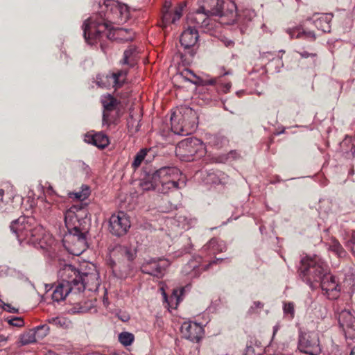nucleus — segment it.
<instances>
[{"mask_svg": "<svg viewBox=\"0 0 355 355\" xmlns=\"http://www.w3.org/2000/svg\"><path fill=\"white\" fill-rule=\"evenodd\" d=\"M106 9L105 13L101 11L95 18L94 17L86 19L83 24V36L85 41L93 44L97 40L104 35L112 39L110 31L113 24H123L130 18V11L127 5L114 0H106L103 3Z\"/></svg>", "mask_w": 355, "mask_h": 355, "instance_id": "nucleus-1", "label": "nucleus"}, {"mask_svg": "<svg viewBox=\"0 0 355 355\" xmlns=\"http://www.w3.org/2000/svg\"><path fill=\"white\" fill-rule=\"evenodd\" d=\"M10 228L20 243L48 250L55 243L53 238L45 234L42 226L32 216H20L11 223Z\"/></svg>", "mask_w": 355, "mask_h": 355, "instance_id": "nucleus-2", "label": "nucleus"}, {"mask_svg": "<svg viewBox=\"0 0 355 355\" xmlns=\"http://www.w3.org/2000/svg\"><path fill=\"white\" fill-rule=\"evenodd\" d=\"M181 174L177 167L164 166L148 174L141 180L140 187L144 191L155 190L166 194L185 186V182L179 178Z\"/></svg>", "mask_w": 355, "mask_h": 355, "instance_id": "nucleus-3", "label": "nucleus"}, {"mask_svg": "<svg viewBox=\"0 0 355 355\" xmlns=\"http://www.w3.org/2000/svg\"><path fill=\"white\" fill-rule=\"evenodd\" d=\"M328 272L327 265L317 256L305 257L301 260L300 277L311 288H313V284L318 283Z\"/></svg>", "mask_w": 355, "mask_h": 355, "instance_id": "nucleus-4", "label": "nucleus"}, {"mask_svg": "<svg viewBox=\"0 0 355 355\" xmlns=\"http://www.w3.org/2000/svg\"><path fill=\"white\" fill-rule=\"evenodd\" d=\"M196 112L189 107H181L171 116V130L178 135L191 134L197 127Z\"/></svg>", "mask_w": 355, "mask_h": 355, "instance_id": "nucleus-5", "label": "nucleus"}, {"mask_svg": "<svg viewBox=\"0 0 355 355\" xmlns=\"http://www.w3.org/2000/svg\"><path fill=\"white\" fill-rule=\"evenodd\" d=\"M175 153L184 161H192L196 156L202 157L206 153L203 142L196 137H189L180 141L175 148Z\"/></svg>", "mask_w": 355, "mask_h": 355, "instance_id": "nucleus-6", "label": "nucleus"}, {"mask_svg": "<svg viewBox=\"0 0 355 355\" xmlns=\"http://www.w3.org/2000/svg\"><path fill=\"white\" fill-rule=\"evenodd\" d=\"M298 349L309 355H318L321 352L319 335L315 331L301 332L298 337Z\"/></svg>", "mask_w": 355, "mask_h": 355, "instance_id": "nucleus-7", "label": "nucleus"}, {"mask_svg": "<svg viewBox=\"0 0 355 355\" xmlns=\"http://www.w3.org/2000/svg\"><path fill=\"white\" fill-rule=\"evenodd\" d=\"M130 227L128 216L123 211H119L111 216L109 220L110 232L116 236L124 235Z\"/></svg>", "mask_w": 355, "mask_h": 355, "instance_id": "nucleus-8", "label": "nucleus"}, {"mask_svg": "<svg viewBox=\"0 0 355 355\" xmlns=\"http://www.w3.org/2000/svg\"><path fill=\"white\" fill-rule=\"evenodd\" d=\"M61 283L64 284L66 286L71 288L76 294L78 289V283L81 279V271L77 270L72 265H67L60 271Z\"/></svg>", "mask_w": 355, "mask_h": 355, "instance_id": "nucleus-9", "label": "nucleus"}, {"mask_svg": "<svg viewBox=\"0 0 355 355\" xmlns=\"http://www.w3.org/2000/svg\"><path fill=\"white\" fill-rule=\"evenodd\" d=\"M320 287L325 295L330 300H336L339 297L340 287L335 280V277L327 273L319 282Z\"/></svg>", "mask_w": 355, "mask_h": 355, "instance_id": "nucleus-10", "label": "nucleus"}, {"mask_svg": "<svg viewBox=\"0 0 355 355\" xmlns=\"http://www.w3.org/2000/svg\"><path fill=\"white\" fill-rule=\"evenodd\" d=\"M211 16L198 8L195 12L188 14L187 17V25L198 29V28H207L210 24Z\"/></svg>", "mask_w": 355, "mask_h": 355, "instance_id": "nucleus-11", "label": "nucleus"}, {"mask_svg": "<svg viewBox=\"0 0 355 355\" xmlns=\"http://www.w3.org/2000/svg\"><path fill=\"white\" fill-rule=\"evenodd\" d=\"M98 275L96 272H82L81 279L78 283V289L76 293L80 294L85 289L88 291L96 290L99 286L98 279Z\"/></svg>", "mask_w": 355, "mask_h": 355, "instance_id": "nucleus-12", "label": "nucleus"}, {"mask_svg": "<svg viewBox=\"0 0 355 355\" xmlns=\"http://www.w3.org/2000/svg\"><path fill=\"white\" fill-rule=\"evenodd\" d=\"M181 332L185 338L197 343L202 336L203 328L196 322H184L181 326Z\"/></svg>", "mask_w": 355, "mask_h": 355, "instance_id": "nucleus-13", "label": "nucleus"}, {"mask_svg": "<svg viewBox=\"0 0 355 355\" xmlns=\"http://www.w3.org/2000/svg\"><path fill=\"white\" fill-rule=\"evenodd\" d=\"M168 263H162L159 261L152 259L144 262L141 266V271L144 274H148L157 278L164 276L166 268Z\"/></svg>", "mask_w": 355, "mask_h": 355, "instance_id": "nucleus-14", "label": "nucleus"}, {"mask_svg": "<svg viewBox=\"0 0 355 355\" xmlns=\"http://www.w3.org/2000/svg\"><path fill=\"white\" fill-rule=\"evenodd\" d=\"M223 259H216L211 261L208 264L201 266L196 260H190L183 268L182 272L185 275H189L191 278L197 277L200 275L202 270H207L211 265L222 262Z\"/></svg>", "mask_w": 355, "mask_h": 355, "instance_id": "nucleus-15", "label": "nucleus"}, {"mask_svg": "<svg viewBox=\"0 0 355 355\" xmlns=\"http://www.w3.org/2000/svg\"><path fill=\"white\" fill-rule=\"evenodd\" d=\"M332 18L331 13H314L307 21H312L315 28L322 33H330Z\"/></svg>", "mask_w": 355, "mask_h": 355, "instance_id": "nucleus-16", "label": "nucleus"}, {"mask_svg": "<svg viewBox=\"0 0 355 355\" xmlns=\"http://www.w3.org/2000/svg\"><path fill=\"white\" fill-rule=\"evenodd\" d=\"M199 37L197 29L188 25L180 35V42L185 49H190L197 42Z\"/></svg>", "mask_w": 355, "mask_h": 355, "instance_id": "nucleus-17", "label": "nucleus"}, {"mask_svg": "<svg viewBox=\"0 0 355 355\" xmlns=\"http://www.w3.org/2000/svg\"><path fill=\"white\" fill-rule=\"evenodd\" d=\"M223 5V0H202V4L199 8L211 16L222 17Z\"/></svg>", "mask_w": 355, "mask_h": 355, "instance_id": "nucleus-18", "label": "nucleus"}, {"mask_svg": "<svg viewBox=\"0 0 355 355\" xmlns=\"http://www.w3.org/2000/svg\"><path fill=\"white\" fill-rule=\"evenodd\" d=\"M85 141L88 144H93L98 148H104L107 146L110 143L107 136L102 132L87 133L85 137Z\"/></svg>", "mask_w": 355, "mask_h": 355, "instance_id": "nucleus-19", "label": "nucleus"}, {"mask_svg": "<svg viewBox=\"0 0 355 355\" xmlns=\"http://www.w3.org/2000/svg\"><path fill=\"white\" fill-rule=\"evenodd\" d=\"M162 291V295L164 300V302L167 303L168 309H175L179 303L182 301V296L184 294V288L183 287L174 288L173 289L172 293L169 298L167 297L166 293H165L163 288H161Z\"/></svg>", "mask_w": 355, "mask_h": 355, "instance_id": "nucleus-20", "label": "nucleus"}, {"mask_svg": "<svg viewBox=\"0 0 355 355\" xmlns=\"http://www.w3.org/2000/svg\"><path fill=\"white\" fill-rule=\"evenodd\" d=\"M340 148L345 158H353L355 155V138L346 137L340 142Z\"/></svg>", "mask_w": 355, "mask_h": 355, "instance_id": "nucleus-21", "label": "nucleus"}, {"mask_svg": "<svg viewBox=\"0 0 355 355\" xmlns=\"http://www.w3.org/2000/svg\"><path fill=\"white\" fill-rule=\"evenodd\" d=\"M227 249L225 243L223 241H219L216 238H212L203 246V250L208 252L209 254H216L217 253L225 252Z\"/></svg>", "mask_w": 355, "mask_h": 355, "instance_id": "nucleus-22", "label": "nucleus"}, {"mask_svg": "<svg viewBox=\"0 0 355 355\" xmlns=\"http://www.w3.org/2000/svg\"><path fill=\"white\" fill-rule=\"evenodd\" d=\"M73 294L74 291L71 288L66 286L64 284L59 283L52 293V300L54 302H60L64 300L69 294Z\"/></svg>", "mask_w": 355, "mask_h": 355, "instance_id": "nucleus-23", "label": "nucleus"}, {"mask_svg": "<svg viewBox=\"0 0 355 355\" xmlns=\"http://www.w3.org/2000/svg\"><path fill=\"white\" fill-rule=\"evenodd\" d=\"M292 38L304 39L311 42H314L316 40V35L313 31H306L302 28H295L289 31Z\"/></svg>", "mask_w": 355, "mask_h": 355, "instance_id": "nucleus-24", "label": "nucleus"}, {"mask_svg": "<svg viewBox=\"0 0 355 355\" xmlns=\"http://www.w3.org/2000/svg\"><path fill=\"white\" fill-rule=\"evenodd\" d=\"M338 320L340 326L343 329L354 327L355 318L349 311L343 310L339 313Z\"/></svg>", "mask_w": 355, "mask_h": 355, "instance_id": "nucleus-25", "label": "nucleus"}, {"mask_svg": "<svg viewBox=\"0 0 355 355\" xmlns=\"http://www.w3.org/2000/svg\"><path fill=\"white\" fill-rule=\"evenodd\" d=\"M137 55V51L135 46H129L123 53V58L121 62L123 64H127L130 67H133L136 63V58Z\"/></svg>", "mask_w": 355, "mask_h": 355, "instance_id": "nucleus-26", "label": "nucleus"}, {"mask_svg": "<svg viewBox=\"0 0 355 355\" xmlns=\"http://www.w3.org/2000/svg\"><path fill=\"white\" fill-rule=\"evenodd\" d=\"M101 101L103 107V110L112 111L119 110V101L110 94L102 96Z\"/></svg>", "mask_w": 355, "mask_h": 355, "instance_id": "nucleus-27", "label": "nucleus"}, {"mask_svg": "<svg viewBox=\"0 0 355 355\" xmlns=\"http://www.w3.org/2000/svg\"><path fill=\"white\" fill-rule=\"evenodd\" d=\"M119 110L112 111L103 110V125L110 126L112 124L116 123L119 119Z\"/></svg>", "mask_w": 355, "mask_h": 355, "instance_id": "nucleus-28", "label": "nucleus"}, {"mask_svg": "<svg viewBox=\"0 0 355 355\" xmlns=\"http://www.w3.org/2000/svg\"><path fill=\"white\" fill-rule=\"evenodd\" d=\"M96 85L102 88H107L112 86L116 89L114 80L112 79V73L98 74L96 76Z\"/></svg>", "mask_w": 355, "mask_h": 355, "instance_id": "nucleus-29", "label": "nucleus"}, {"mask_svg": "<svg viewBox=\"0 0 355 355\" xmlns=\"http://www.w3.org/2000/svg\"><path fill=\"white\" fill-rule=\"evenodd\" d=\"M227 178V175H226L224 173L220 171L217 172H211L209 173L207 175V182H210L214 184H225V180Z\"/></svg>", "mask_w": 355, "mask_h": 355, "instance_id": "nucleus-30", "label": "nucleus"}, {"mask_svg": "<svg viewBox=\"0 0 355 355\" xmlns=\"http://www.w3.org/2000/svg\"><path fill=\"white\" fill-rule=\"evenodd\" d=\"M329 250L334 252L338 257L343 258L346 257L347 252L343 248L341 244L336 239H334L329 245Z\"/></svg>", "mask_w": 355, "mask_h": 355, "instance_id": "nucleus-31", "label": "nucleus"}, {"mask_svg": "<svg viewBox=\"0 0 355 355\" xmlns=\"http://www.w3.org/2000/svg\"><path fill=\"white\" fill-rule=\"evenodd\" d=\"M65 223L69 234L76 236L78 241L85 243L86 239L85 236V234L80 231V228L76 226L71 227L67 222V216H65Z\"/></svg>", "mask_w": 355, "mask_h": 355, "instance_id": "nucleus-32", "label": "nucleus"}, {"mask_svg": "<svg viewBox=\"0 0 355 355\" xmlns=\"http://www.w3.org/2000/svg\"><path fill=\"white\" fill-rule=\"evenodd\" d=\"M128 73L126 70H120L116 73H112V79L114 80L116 89L121 87L125 80V76Z\"/></svg>", "mask_w": 355, "mask_h": 355, "instance_id": "nucleus-33", "label": "nucleus"}, {"mask_svg": "<svg viewBox=\"0 0 355 355\" xmlns=\"http://www.w3.org/2000/svg\"><path fill=\"white\" fill-rule=\"evenodd\" d=\"M135 340V336L130 332L124 331L119 334V341L125 347L130 346Z\"/></svg>", "mask_w": 355, "mask_h": 355, "instance_id": "nucleus-34", "label": "nucleus"}, {"mask_svg": "<svg viewBox=\"0 0 355 355\" xmlns=\"http://www.w3.org/2000/svg\"><path fill=\"white\" fill-rule=\"evenodd\" d=\"M150 150H147L146 148L141 149L135 156L134 160L132 163V166L136 169L141 164L142 161L144 159L145 157L147 155V153Z\"/></svg>", "mask_w": 355, "mask_h": 355, "instance_id": "nucleus-35", "label": "nucleus"}, {"mask_svg": "<svg viewBox=\"0 0 355 355\" xmlns=\"http://www.w3.org/2000/svg\"><path fill=\"white\" fill-rule=\"evenodd\" d=\"M185 6H186V3H184V2L180 3L178 5V6H177L175 8L174 12H172L170 20L168 21L166 23L171 22V23L174 24L177 21H178L182 15V11H183V9L185 7Z\"/></svg>", "mask_w": 355, "mask_h": 355, "instance_id": "nucleus-36", "label": "nucleus"}, {"mask_svg": "<svg viewBox=\"0 0 355 355\" xmlns=\"http://www.w3.org/2000/svg\"><path fill=\"white\" fill-rule=\"evenodd\" d=\"M37 341V338L36 337L35 333L33 332H28L21 336L20 337V343L21 345H26L31 343H33Z\"/></svg>", "mask_w": 355, "mask_h": 355, "instance_id": "nucleus-37", "label": "nucleus"}, {"mask_svg": "<svg viewBox=\"0 0 355 355\" xmlns=\"http://www.w3.org/2000/svg\"><path fill=\"white\" fill-rule=\"evenodd\" d=\"M49 327L47 324H42L35 327L34 332L37 340L43 339L49 334Z\"/></svg>", "mask_w": 355, "mask_h": 355, "instance_id": "nucleus-38", "label": "nucleus"}, {"mask_svg": "<svg viewBox=\"0 0 355 355\" xmlns=\"http://www.w3.org/2000/svg\"><path fill=\"white\" fill-rule=\"evenodd\" d=\"M118 36L121 37V39L128 42L132 41L134 39V33L130 30L126 28H118L116 30Z\"/></svg>", "mask_w": 355, "mask_h": 355, "instance_id": "nucleus-39", "label": "nucleus"}, {"mask_svg": "<svg viewBox=\"0 0 355 355\" xmlns=\"http://www.w3.org/2000/svg\"><path fill=\"white\" fill-rule=\"evenodd\" d=\"M48 322L50 324H54L57 327H67L69 321L63 317H53L48 319Z\"/></svg>", "mask_w": 355, "mask_h": 355, "instance_id": "nucleus-40", "label": "nucleus"}, {"mask_svg": "<svg viewBox=\"0 0 355 355\" xmlns=\"http://www.w3.org/2000/svg\"><path fill=\"white\" fill-rule=\"evenodd\" d=\"M89 195V187L85 186V187H83V190L81 191L73 193L70 194V197L83 201L85 200Z\"/></svg>", "mask_w": 355, "mask_h": 355, "instance_id": "nucleus-41", "label": "nucleus"}, {"mask_svg": "<svg viewBox=\"0 0 355 355\" xmlns=\"http://www.w3.org/2000/svg\"><path fill=\"white\" fill-rule=\"evenodd\" d=\"M171 6V3L170 1H166L164 4V11L163 13V20L165 23L170 20L172 12L169 11V8Z\"/></svg>", "mask_w": 355, "mask_h": 355, "instance_id": "nucleus-42", "label": "nucleus"}, {"mask_svg": "<svg viewBox=\"0 0 355 355\" xmlns=\"http://www.w3.org/2000/svg\"><path fill=\"white\" fill-rule=\"evenodd\" d=\"M284 312L285 314L290 315V317L293 318L295 314L294 304L293 302L285 303Z\"/></svg>", "mask_w": 355, "mask_h": 355, "instance_id": "nucleus-43", "label": "nucleus"}, {"mask_svg": "<svg viewBox=\"0 0 355 355\" xmlns=\"http://www.w3.org/2000/svg\"><path fill=\"white\" fill-rule=\"evenodd\" d=\"M121 254L124 255L128 261H132L135 258V254L132 252V250L128 247H122L121 248Z\"/></svg>", "mask_w": 355, "mask_h": 355, "instance_id": "nucleus-44", "label": "nucleus"}, {"mask_svg": "<svg viewBox=\"0 0 355 355\" xmlns=\"http://www.w3.org/2000/svg\"><path fill=\"white\" fill-rule=\"evenodd\" d=\"M8 322L12 326L18 327H22L24 324L23 319L20 317L10 318L8 320Z\"/></svg>", "mask_w": 355, "mask_h": 355, "instance_id": "nucleus-45", "label": "nucleus"}, {"mask_svg": "<svg viewBox=\"0 0 355 355\" xmlns=\"http://www.w3.org/2000/svg\"><path fill=\"white\" fill-rule=\"evenodd\" d=\"M181 76L183 77V78L186 81H189L191 83L196 84L195 82H193V80H191V77H196V75L194 74V73L192 71H191L189 69H186L181 73Z\"/></svg>", "mask_w": 355, "mask_h": 355, "instance_id": "nucleus-46", "label": "nucleus"}, {"mask_svg": "<svg viewBox=\"0 0 355 355\" xmlns=\"http://www.w3.org/2000/svg\"><path fill=\"white\" fill-rule=\"evenodd\" d=\"M296 52L300 55L302 58H315L317 57V53L313 52H309L307 51H296Z\"/></svg>", "mask_w": 355, "mask_h": 355, "instance_id": "nucleus-47", "label": "nucleus"}, {"mask_svg": "<svg viewBox=\"0 0 355 355\" xmlns=\"http://www.w3.org/2000/svg\"><path fill=\"white\" fill-rule=\"evenodd\" d=\"M263 307V304L259 301L254 302L253 304L248 310L250 314H252L256 312L257 309H261Z\"/></svg>", "mask_w": 355, "mask_h": 355, "instance_id": "nucleus-48", "label": "nucleus"}, {"mask_svg": "<svg viewBox=\"0 0 355 355\" xmlns=\"http://www.w3.org/2000/svg\"><path fill=\"white\" fill-rule=\"evenodd\" d=\"M347 246L349 247L355 255V231H352L349 240L347 242Z\"/></svg>", "mask_w": 355, "mask_h": 355, "instance_id": "nucleus-49", "label": "nucleus"}, {"mask_svg": "<svg viewBox=\"0 0 355 355\" xmlns=\"http://www.w3.org/2000/svg\"><path fill=\"white\" fill-rule=\"evenodd\" d=\"M0 304H1L3 309L6 311L7 312L13 313L18 312L17 309L12 306L10 304H6L1 300H0Z\"/></svg>", "mask_w": 355, "mask_h": 355, "instance_id": "nucleus-50", "label": "nucleus"}, {"mask_svg": "<svg viewBox=\"0 0 355 355\" xmlns=\"http://www.w3.org/2000/svg\"><path fill=\"white\" fill-rule=\"evenodd\" d=\"M82 207L78 205H73L70 208V209L67 211L65 216L72 218L73 215L74 214L75 217L77 218V215L75 214L76 211H81Z\"/></svg>", "mask_w": 355, "mask_h": 355, "instance_id": "nucleus-51", "label": "nucleus"}, {"mask_svg": "<svg viewBox=\"0 0 355 355\" xmlns=\"http://www.w3.org/2000/svg\"><path fill=\"white\" fill-rule=\"evenodd\" d=\"M82 207L78 205H73L70 208V209L67 211L65 216L72 218L73 215L74 214L75 217L77 218V215L75 214L76 211H81Z\"/></svg>", "mask_w": 355, "mask_h": 355, "instance_id": "nucleus-52", "label": "nucleus"}, {"mask_svg": "<svg viewBox=\"0 0 355 355\" xmlns=\"http://www.w3.org/2000/svg\"><path fill=\"white\" fill-rule=\"evenodd\" d=\"M231 86V83L223 84L220 82L217 89L221 90L223 93H227L230 91Z\"/></svg>", "mask_w": 355, "mask_h": 355, "instance_id": "nucleus-53", "label": "nucleus"}, {"mask_svg": "<svg viewBox=\"0 0 355 355\" xmlns=\"http://www.w3.org/2000/svg\"><path fill=\"white\" fill-rule=\"evenodd\" d=\"M219 83H220V78H211V79L204 80L203 85H216L218 87Z\"/></svg>", "mask_w": 355, "mask_h": 355, "instance_id": "nucleus-54", "label": "nucleus"}, {"mask_svg": "<svg viewBox=\"0 0 355 355\" xmlns=\"http://www.w3.org/2000/svg\"><path fill=\"white\" fill-rule=\"evenodd\" d=\"M243 13L245 16H249L250 20L255 16L254 12L250 10H245Z\"/></svg>", "mask_w": 355, "mask_h": 355, "instance_id": "nucleus-55", "label": "nucleus"}, {"mask_svg": "<svg viewBox=\"0 0 355 355\" xmlns=\"http://www.w3.org/2000/svg\"><path fill=\"white\" fill-rule=\"evenodd\" d=\"M245 355H255L254 348L251 346L247 347Z\"/></svg>", "mask_w": 355, "mask_h": 355, "instance_id": "nucleus-56", "label": "nucleus"}, {"mask_svg": "<svg viewBox=\"0 0 355 355\" xmlns=\"http://www.w3.org/2000/svg\"><path fill=\"white\" fill-rule=\"evenodd\" d=\"M43 204H44V209H45L46 211H49V210L51 209V203H50V202H49L48 201L44 200V201L43 202Z\"/></svg>", "mask_w": 355, "mask_h": 355, "instance_id": "nucleus-57", "label": "nucleus"}, {"mask_svg": "<svg viewBox=\"0 0 355 355\" xmlns=\"http://www.w3.org/2000/svg\"><path fill=\"white\" fill-rule=\"evenodd\" d=\"M46 193L49 194V195H53L55 193V191L53 189V187L51 185V184H49V186L47 187L46 188Z\"/></svg>", "mask_w": 355, "mask_h": 355, "instance_id": "nucleus-58", "label": "nucleus"}, {"mask_svg": "<svg viewBox=\"0 0 355 355\" xmlns=\"http://www.w3.org/2000/svg\"><path fill=\"white\" fill-rule=\"evenodd\" d=\"M87 311V309L85 307H80L78 311H74V312H78V313H84Z\"/></svg>", "mask_w": 355, "mask_h": 355, "instance_id": "nucleus-59", "label": "nucleus"}, {"mask_svg": "<svg viewBox=\"0 0 355 355\" xmlns=\"http://www.w3.org/2000/svg\"><path fill=\"white\" fill-rule=\"evenodd\" d=\"M226 46H232L234 45V42L232 40H229L225 43Z\"/></svg>", "mask_w": 355, "mask_h": 355, "instance_id": "nucleus-60", "label": "nucleus"}, {"mask_svg": "<svg viewBox=\"0 0 355 355\" xmlns=\"http://www.w3.org/2000/svg\"><path fill=\"white\" fill-rule=\"evenodd\" d=\"M4 195V190L2 189H0V200L2 201V198Z\"/></svg>", "mask_w": 355, "mask_h": 355, "instance_id": "nucleus-61", "label": "nucleus"}, {"mask_svg": "<svg viewBox=\"0 0 355 355\" xmlns=\"http://www.w3.org/2000/svg\"><path fill=\"white\" fill-rule=\"evenodd\" d=\"M279 329V327L277 325H275L273 327V335H275L276 334V332L278 331Z\"/></svg>", "mask_w": 355, "mask_h": 355, "instance_id": "nucleus-62", "label": "nucleus"}, {"mask_svg": "<svg viewBox=\"0 0 355 355\" xmlns=\"http://www.w3.org/2000/svg\"><path fill=\"white\" fill-rule=\"evenodd\" d=\"M232 71H230V70H229V71H225V72L223 73V75H224V76H225V75H229V74H232Z\"/></svg>", "mask_w": 355, "mask_h": 355, "instance_id": "nucleus-63", "label": "nucleus"}, {"mask_svg": "<svg viewBox=\"0 0 355 355\" xmlns=\"http://www.w3.org/2000/svg\"><path fill=\"white\" fill-rule=\"evenodd\" d=\"M350 355H355V347L352 349Z\"/></svg>", "mask_w": 355, "mask_h": 355, "instance_id": "nucleus-64", "label": "nucleus"}]
</instances>
